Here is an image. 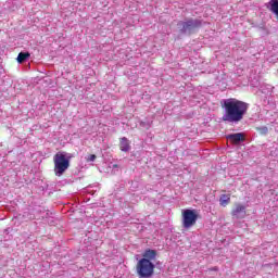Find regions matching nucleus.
Here are the masks:
<instances>
[{"mask_svg":"<svg viewBox=\"0 0 278 278\" xmlns=\"http://www.w3.org/2000/svg\"><path fill=\"white\" fill-rule=\"evenodd\" d=\"M267 8L273 12V14H275L278 21V0H269Z\"/></svg>","mask_w":278,"mask_h":278,"instance_id":"10","label":"nucleus"},{"mask_svg":"<svg viewBox=\"0 0 278 278\" xmlns=\"http://www.w3.org/2000/svg\"><path fill=\"white\" fill-rule=\"evenodd\" d=\"M54 162V175L62 177L66 170L71 167L68 159H66V152H59L53 157Z\"/></svg>","mask_w":278,"mask_h":278,"instance_id":"3","label":"nucleus"},{"mask_svg":"<svg viewBox=\"0 0 278 278\" xmlns=\"http://www.w3.org/2000/svg\"><path fill=\"white\" fill-rule=\"evenodd\" d=\"M227 140H230L232 144H240L244 142V132H236L226 136Z\"/></svg>","mask_w":278,"mask_h":278,"instance_id":"7","label":"nucleus"},{"mask_svg":"<svg viewBox=\"0 0 278 278\" xmlns=\"http://www.w3.org/2000/svg\"><path fill=\"white\" fill-rule=\"evenodd\" d=\"M65 157H66V160H68V162L71 163V157H73V154H66V153H65Z\"/></svg>","mask_w":278,"mask_h":278,"instance_id":"16","label":"nucleus"},{"mask_svg":"<svg viewBox=\"0 0 278 278\" xmlns=\"http://www.w3.org/2000/svg\"><path fill=\"white\" fill-rule=\"evenodd\" d=\"M232 218L240 220L247 216V205L241 203H236L235 207L231 211Z\"/></svg>","mask_w":278,"mask_h":278,"instance_id":"6","label":"nucleus"},{"mask_svg":"<svg viewBox=\"0 0 278 278\" xmlns=\"http://www.w3.org/2000/svg\"><path fill=\"white\" fill-rule=\"evenodd\" d=\"M119 149L124 153H127L131 150V146L129 144V139L127 137H123L119 142Z\"/></svg>","mask_w":278,"mask_h":278,"instance_id":"8","label":"nucleus"},{"mask_svg":"<svg viewBox=\"0 0 278 278\" xmlns=\"http://www.w3.org/2000/svg\"><path fill=\"white\" fill-rule=\"evenodd\" d=\"M231 202V198L227 194H222L219 198V204L223 207H226V205H229V203Z\"/></svg>","mask_w":278,"mask_h":278,"instance_id":"12","label":"nucleus"},{"mask_svg":"<svg viewBox=\"0 0 278 278\" xmlns=\"http://www.w3.org/2000/svg\"><path fill=\"white\" fill-rule=\"evenodd\" d=\"M113 168H118V165H113Z\"/></svg>","mask_w":278,"mask_h":278,"instance_id":"17","label":"nucleus"},{"mask_svg":"<svg viewBox=\"0 0 278 278\" xmlns=\"http://www.w3.org/2000/svg\"><path fill=\"white\" fill-rule=\"evenodd\" d=\"M30 55L31 54L29 52H20L17 55L18 64H23L24 62H27V60H29Z\"/></svg>","mask_w":278,"mask_h":278,"instance_id":"11","label":"nucleus"},{"mask_svg":"<svg viewBox=\"0 0 278 278\" xmlns=\"http://www.w3.org/2000/svg\"><path fill=\"white\" fill-rule=\"evenodd\" d=\"M197 220H199V214L194 210H184L182 211V227L184 229H190L197 225Z\"/></svg>","mask_w":278,"mask_h":278,"instance_id":"5","label":"nucleus"},{"mask_svg":"<svg viewBox=\"0 0 278 278\" xmlns=\"http://www.w3.org/2000/svg\"><path fill=\"white\" fill-rule=\"evenodd\" d=\"M157 257V251L148 249L143 253L142 260H149L150 262H153Z\"/></svg>","mask_w":278,"mask_h":278,"instance_id":"9","label":"nucleus"},{"mask_svg":"<svg viewBox=\"0 0 278 278\" xmlns=\"http://www.w3.org/2000/svg\"><path fill=\"white\" fill-rule=\"evenodd\" d=\"M179 33L185 36H192L197 29L203 27V20L199 18H188L186 21H180L177 24Z\"/></svg>","mask_w":278,"mask_h":278,"instance_id":"2","label":"nucleus"},{"mask_svg":"<svg viewBox=\"0 0 278 278\" xmlns=\"http://www.w3.org/2000/svg\"><path fill=\"white\" fill-rule=\"evenodd\" d=\"M140 125H141V127H144L146 129H149L151 127L150 123L141 122Z\"/></svg>","mask_w":278,"mask_h":278,"instance_id":"15","label":"nucleus"},{"mask_svg":"<svg viewBox=\"0 0 278 278\" xmlns=\"http://www.w3.org/2000/svg\"><path fill=\"white\" fill-rule=\"evenodd\" d=\"M155 270V264L147 258H141L137 263V275L140 278H150L153 277V273Z\"/></svg>","mask_w":278,"mask_h":278,"instance_id":"4","label":"nucleus"},{"mask_svg":"<svg viewBox=\"0 0 278 278\" xmlns=\"http://www.w3.org/2000/svg\"><path fill=\"white\" fill-rule=\"evenodd\" d=\"M224 114L222 121L224 123H232L238 125L247 116L249 112V103L235 98L224 100Z\"/></svg>","mask_w":278,"mask_h":278,"instance_id":"1","label":"nucleus"},{"mask_svg":"<svg viewBox=\"0 0 278 278\" xmlns=\"http://www.w3.org/2000/svg\"><path fill=\"white\" fill-rule=\"evenodd\" d=\"M94 160H97V155L90 154L87 159V162H94Z\"/></svg>","mask_w":278,"mask_h":278,"instance_id":"14","label":"nucleus"},{"mask_svg":"<svg viewBox=\"0 0 278 278\" xmlns=\"http://www.w3.org/2000/svg\"><path fill=\"white\" fill-rule=\"evenodd\" d=\"M256 130L261 136H268V128L266 126L256 127Z\"/></svg>","mask_w":278,"mask_h":278,"instance_id":"13","label":"nucleus"}]
</instances>
